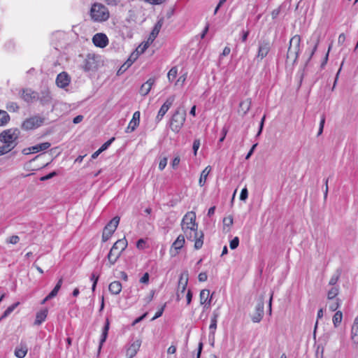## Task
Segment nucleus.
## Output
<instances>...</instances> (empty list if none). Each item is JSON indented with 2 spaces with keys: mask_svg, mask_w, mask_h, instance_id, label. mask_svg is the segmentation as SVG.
<instances>
[{
  "mask_svg": "<svg viewBox=\"0 0 358 358\" xmlns=\"http://www.w3.org/2000/svg\"><path fill=\"white\" fill-rule=\"evenodd\" d=\"M181 229L186 238L194 241V248L199 250L203 244V234L198 231V224L196 223V214L193 211L187 212L181 221Z\"/></svg>",
  "mask_w": 358,
  "mask_h": 358,
  "instance_id": "1",
  "label": "nucleus"
},
{
  "mask_svg": "<svg viewBox=\"0 0 358 358\" xmlns=\"http://www.w3.org/2000/svg\"><path fill=\"white\" fill-rule=\"evenodd\" d=\"M19 134L20 131L17 129H9L0 134V141L3 143V145L0 147V155L10 152L17 145Z\"/></svg>",
  "mask_w": 358,
  "mask_h": 358,
  "instance_id": "2",
  "label": "nucleus"
},
{
  "mask_svg": "<svg viewBox=\"0 0 358 358\" xmlns=\"http://www.w3.org/2000/svg\"><path fill=\"white\" fill-rule=\"evenodd\" d=\"M127 246V241L125 238L117 240L111 248L109 253L108 254L107 266L110 267L114 265L117 261L122 252L126 249Z\"/></svg>",
  "mask_w": 358,
  "mask_h": 358,
  "instance_id": "3",
  "label": "nucleus"
},
{
  "mask_svg": "<svg viewBox=\"0 0 358 358\" xmlns=\"http://www.w3.org/2000/svg\"><path fill=\"white\" fill-rule=\"evenodd\" d=\"M90 16L92 21L102 22L108 20L110 13L108 9L102 3H94L90 8Z\"/></svg>",
  "mask_w": 358,
  "mask_h": 358,
  "instance_id": "4",
  "label": "nucleus"
},
{
  "mask_svg": "<svg viewBox=\"0 0 358 358\" xmlns=\"http://www.w3.org/2000/svg\"><path fill=\"white\" fill-rule=\"evenodd\" d=\"M186 120V110L182 108L176 109L170 120V128L175 132L178 133L182 127Z\"/></svg>",
  "mask_w": 358,
  "mask_h": 358,
  "instance_id": "5",
  "label": "nucleus"
},
{
  "mask_svg": "<svg viewBox=\"0 0 358 358\" xmlns=\"http://www.w3.org/2000/svg\"><path fill=\"white\" fill-rule=\"evenodd\" d=\"M301 37L299 35L294 36L289 41L287 59L290 62H296L300 52Z\"/></svg>",
  "mask_w": 358,
  "mask_h": 358,
  "instance_id": "6",
  "label": "nucleus"
},
{
  "mask_svg": "<svg viewBox=\"0 0 358 358\" xmlns=\"http://www.w3.org/2000/svg\"><path fill=\"white\" fill-rule=\"evenodd\" d=\"M120 222V217H113L108 224L104 227L102 234V241L106 242L111 237L114 231L116 230Z\"/></svg>",
  "mask_w": 358,
  "mask_h": 358,
  "instance_id": "7",
  "label": "nucleus"
},
{
  "mask_svg": "<svg viewBox=\"0 0 358 358\" xmlns=\"http://www.w3.org/2000/svg\"><path fill=\"white\" fill-rule=\"evenodd\" d=\"M43 117L38 115L31 117L23 122L22 128L26 131L36 129L43 124Z\"/></svg>",
  "mask_w": 358,
  "mask_h": 358,
  "instance_id": "8",
  "label": "nucleus"
},
{
  "mask_svg": "<svg viewBox=\"0 0 358 358\" xmlns=\"http://www.w3.org/2000/svg\"><path fill=\"white\" fill-rule=\"evenodd\" d=\"M271 48V44L270 41L267 40L260 41L258 43L257 54L256 55L257 60L259 62L265 58L270 52Z\"/></svg>",
  "mask_w": 358,
  "mask_h": 358,
  "instance_id": "9",
  "label": "nucleus"
},
{
  "mask_svg": "<svg viewBox=\"0 0 358 358\" xmlns=\"http://www.w3.org/2000/svg\"><path fill=\"white\" fill-rule=\"evenodd\" d=\"M264 296H260L255 306V313L251 317L253 322H259L261 321L264 315Z\"/></svg>",
  "mask_w": 358,
  "mask_h": 358,
  "instance_id": "10",
  "label": "nucleus"
},
{
  "mask_svg": "<svg viewBox=\"0 0 358 358\" xmlns=\"http://www.w3.org/2000/svg\"><path fill=\"white\" fill-rule=\"evenodd\" d=\"M176 96L175 95H171L169 96L164 104L161 106L157 115L156 117V121L159 122L162 120L165 114L167 113L169 109L171 108L172 104L175 101Z\"/></svg>",
  "mask_w": 358,
  "mask_h": 358,
  "instance_id": "11",
  "label": "nucleus"
},
{
  "mask_svg": "<svg viewBox=\"0 0 358 358\" xmlns=\"http://www.w3.org/2000/svg\"><path fill=\"white\" fill-rule=\"evenodd\" d=\"M321 35H322L321 30L317 29L313 33L312 36H310L309 43L313 46V49L311 50V51L310 52V57L308 58V60H310L311 59V57H313V55H314L315 51L317 50V48L320 41Z\"/></svg>",
  "mask_w": 358,
  "mask_h": 358,
  "instance_id": "12",
  "label": "nucleus"
},
{
  "mask_svg": "<svg viewBox=\"0 0 358 358\" xmlns=\"http://www.w3.org/2000/svg\"><path fill=\"white\" fill-rule=\"evenodd\" d=\"M185 234L179 235L176 240L173 243L170 253L171 256H176L178 254L179 250L183 247L185 244Z\"/></svg>",
  "mask_w": 358,
  "mask_h": 358,
  "instance_id": "13",
  "label": "nucleus"
},
{
  "mask_svg": "<svg viewBox=\"0 0 358 358\" xmlns=\"http://www.w3.org/2000/svg\"><path fill=\"white\" fill-rule=\"evenodd\" d=\"M200 304L203 305L204 309H208L210 306L212 300V295L210 296V291L208 289H202L199 294Z\"/></svg>",
  "mask_w": 358,
  "mask_h": 358,
  "instance_id": "14",
  "label": "nucleus"
},
{
  "mask_svg": "<svg viewBox=\"0 0 358 358\" xmlns=\"http://www.w3.org/2000/svg\"><path fill=\"white\" fill-rule=\"evenodd\" d=\"M50 143L48 142L42 143L34 146L26 148L23 150V153L24 155H28L30 153H37L41 151H44L48 149L50 147Z\"/></svg>",
  "mask_w": 358,
  "mask_h": 358,
  "instance_id": "15",
  "label": "nucleus"
},
{
  "mask_svg": "<svg viewBox=\"0 0 358 358\" xmlns=\"http://www.w3.org/2000/svg\"><path fill=\"white\" fill-rule=\"evenodd\" d=\"M141 345V341L140 339H137L132 342L126 351V356L127 358H133L136 356L138 351L140 349Z\"/></svg>",
  "mask_w": 358,
  "mask_h": 358,
  "instance_id": "16",
  "label": "nucleus"
},
{
  "mask_svg": "<svg viewBox=\"0 0 358 358\" xmlns=\"http://www.w3.org/2000/svg\"><path fill=\"white\" fill-rule=\"evenodd\" d=\"M92 42L96 47L105 48L108 43V39L106 34L98 33L93 36Z\"/></svg>",
  "mask_w": 358,
  "mask_h": 358,
  "instance_id": "17",
  "label": "nucleus"
},
{
  "mask_svg": "<svg viewBox=\"0 0 358 358\" xmlns=\"http://www.w3.org/2000/svg\"><path fill=\"white\" fill-rule=\"evenodd\" d=\"M21 98L26 102L30 103L38 98V94L31 89H24L21 94Z\"/></svg>",
  "mask_w": 358,
  "mask_h": 358,
  "instance_id": "18",
  "label": "nucleus"
},
{
  "mask_svg": "<svg viewBox=\"0 0 358 358\" xmlns=\"http://www.w3.org/2000/svg\"><path fill=\"white\" fill-rule=\"evenodd\" d=\"M70 83V78L66 72H62L57 75L56 84L60 88L67 87Z\"/></svg>",
  "mask_w": 358,
  "mask_h": 358,
  "instance_id": "19",
  "label": "nucleus"
},
{
  "mask_svg": "<svg viewBox=\"0 0 358 358\" xmlns=\"http://www.w3.org/2000/svg\"><path fill=\"white\" fill-rule=\"evenodd\" d=\"M155 83V79L150 78L145 83H144L140 87L139 93L142 96H146L150 92L153 85Z\"/></svg>",
  "mask_w": 358,
  "mask_h": 358,
  "instance_id": "20",
  "label": "nucleus"
},
{
  "mask_svg": "<svg viewBox=\"0 0 358 358\" xmlns=\"http://www.w3.org/2000/svg\"><path fill=\"white\" fill-rule=\"evenodd\" d=\"M350 338L353 343H358V315L354 320L351 328Z\"/></svg>",
  "mask_w": 358,
  "mask_h": 358,
  "instance_id": "21",
  "label": "nucleus"
},
{
  "mask_svg": "<svg viewBox=\"0 0 358 358\" xmlns=\"http://www.w3.org/2000/svg\"><path fill=\"white\" fill-rule=\"evenodd\" d=\"M252 101L251 99H247L241 101L239 104V112L242 113V115H245L250 110L251 107Z\"/></svg>",
  "mask_w": 358,
  "mask_h": 358,
  "instance_id": "22",
  "label": "nucleus"
},
{
  "mask_svg": "<svg viewBox=\"0 0 358 358\" xmlns=\"http://www.w3.org/2000/svg\"><path fill=\"white\" fill-rule=\"evenodd\" d=\"M219 313L214 311L210 319V324L209 326L210 334L214 336L215 330L217 329V318Z\"/></svg>",
  "mask_w": 358,
  "mask_h": 358,
  "instance_id": "23",
  "label": "nucleus"
},
{
  "mask_svg": "<svg viewBox=\"0 0 358 358\" xmlns=\"http://www.w3.org/2000/svg\"><path fill=\"white\" fill-rule=\"evenodd\" d=\"M109 327H110L109 320L106 319L105 325L102 329V333H101V338H100V341H99V350L101 349L102 345L103 344V343L106 341V340L107 338Z\"/></svg>",
  "mask_w": 358,
  "mask_h": 358,
  "instance_id": "24",
  "label": "nucleus"
},
{
  "mask_svg": "<svg viewBox=\"0 0 358 358\" xmlns=\"http://www.w3.org/2000/svg\"><path fill=\"white\" fill-rule=\"evenodd\" d=\"M212 168L210 166H207L201 172L199 180V185L200 187H203L207 180V177L210 172L211 171Z\"/></svg>",
  "mask_w": 358,
  "mask_h": 358,
  "instance_id": "25",
  "label": "nucleus"
},
{
  "mask_svg": "<svg viewBox=\"0 0 358 358\" xmlns=\"http://www.w3.org/2000/svg\"><path fill=\"white\" fill-rule=\"evenodd\" d=\"M188 279L189 273L187 271H184L180 274L178 282L179 289L182 288V289H186L188 283Z\"/></svg>",
  "mask_w": 358,
  "mask_h": 358,
  "instance_id": "26",
  "label": "nucleus"
},
{
  "mask_svg": "<svg viewBox=\"0 0 358 358\" xmlns=\"http://www.w3.org/2000/svg\"><path fill=\"white\" fill-rule=\"evenodd\" d=\"M108 289L111 294H118L122 290V284L119 281H113L109 285Z\"/></svg>",
  "mask_w": 358,
  "mask_h": 358,
  "instance_id": "27",
  "label": "nucleus"
},
{
  "mask_svg": "<svg viewBox=\"0 0 358 358\" xmlns=\"http://www.w3.org/2000/svg\"><path fill=\"white\" fill-rule=\"evenodd\" d=\"M48 315V309H43L38 313H37L36 316V320L34 324L36 325H40L43 322H44L47 317Z\"/></svg>",
  "mask_w": 358,
  "mask_h": 358,
  "instance_id": "28",
  "label": "nucleus"
},
{
  "mask_svg": "<svg viewBox=\"0 0 358 358\" xmlns=\"http://www.w3.org/2000/svg\"><path fill=\"white\" fill-rule=\"evenodd\" d=\"M28 351V348L26 345L21 344L20 346L17 347L15 350V355L17 358H24Z\"/></svg>",
  "mask_w": 358,
  "mask_h": 358,
  "instance_id": "29",
  "label": "nucleus"
},
{
  "mask_svg": "<svg viewBox=\"0 0 358 358\" xmlns=\"http://www.w3.org/2000/svg\"><path fill=\"white\" fill-rule=\"evenodd\" d=\"M41 94V96L38 95L37 99H39L43 104L48 103L50 101L51 97L48 90L42 91Z\"/></svg>",
  "mask_w": 358,
  "mask_h": 358,
  "instance_id": "30",
  "label": "nucleus"
},
{
  "mask_svg": "<svg viewBox=\"0 0 358 358\" xmlns=\"http://www.w3.org/2000/svg\"><path fill=\"white\" fill-rule=\"evenodd\" d=\"M10 120V116L6 111L0 110V127L5 126Z\"/></svg>",
  "mask_w": 358,
  "mask_h": 358,
  "instance_id": "31",
  "label": "nucleus"
},
{
  "mask_svg": "<svg viewBox=\"0 0 358 358\" xmlns=\"http://www.w3.org/2000/svg\"><path fill=\"white\" fill-rule=\"evenodd\" d=\"M343 320V313L341 311L338 310L335 313V314L333 316V324L335 327H338L340 324L341 323Z\"/></svg>",
  "mask_w": 358,
  "mask_h": 358,
  "instance_id": "32",
  "label": "nucleus"
},
{
  "mask_svg": "<svg viewBox=\"0 0 358 358\" xmlns=\"http://www.w3.org/2000/svg\"><path fill=\"white\" fill-rule=\"evenodd\" d=\"M63 282V279L60 278L56 285L55 286L54 289L49 293L48 298H53L57 296L58 292L59 291L62 285Z\"/></svg>",
  "mask_w": 358,
  "mask_h": 358,
  "instance_id": "33",
  "label": "nucleus"
},
{
  "mask_svg": "<svg viewBox=\"0 0 358 358\" xmlns=\"http://www.w3.org/2000/svg\"><path fill=\"white\" fill-rule=\"evenodd\" d=\"M149 44L147 43L146 42L144 43H142L141 44L136 50V53H133L131 56V57H134V59H136V58L137 57V56L139 55V54H142L145 52V50L149 47Z\"/></svg>",
  "mask_w": 358,
  "mask_h": 358,
  "instance_id": "34",
  "label": "nucleus"
},
{
  "mask_svg": "<svg viewBox=\"0 0 358 358\" xmlns=\"http://www.w3.org/2000/svg\"><path fill=\"white\" fill-rule=\"evenodd\" d=\"M20 304L19 302L15 303L13 305L10 306L3 313L1 317H0V320L7 317Z\"/></svg>",
  "mask_w": 358,
  "mask_h": 358,
  "instance_id": "35",
  "label": "nucleus"
},
{
  "mask_svg": "<svg viewBox=\"0 0 358 358\" xmlns=\"http://www.w3.org/2000/svg\"><path fill=\"white\" fill-rule=\"evenodd\" d=\"M162 24H163V20L162 19H160L159 20L157 21V22L155 24L153 29L152 30L151 33L153 36H157V35L159 34V31L162 27Z\"/></svg>",
  "mask_w": 358,
  "mask_h": 358,
  "instance_id": "36",
  "label": "nucleus"
},
{
  "mask_svg": "<svg viewBox=\"0 0 358 358\" xmlns=\"http://www.w3.org/2000/svg\"><path fill=\"white\" fill-rule=\"evenodd\" d=\"M177 74H178V69L176 66H173L172 67L168 74H167V78H168V80L169 82H172L177 76Z\"/></svg>",
  "mask_w": 358,
  "mask_h": 358,
  "instance_id": "37",
  "label": "nucleus"
},
{
  "mask_svg": "<svg viewBox=\"0 0 358 358\" xmlns=\"http://www.w3.org/2000/svg\"><path fill=\"white\" fill-rule=\"evenodd\" d=\"M223 224H224V230H225L226 228H228L227 231H229L230 227L233 224V217L231 216L224 217L223 220Z\"/></svg>",
  "mask_w": 358,
  "mask_h": 358,
  "instance_id": "38",
  "label": "nucleus"
},
{
  "mask_svg": "<svg viewBox=\"0 0 358 358\" xmlns=\"http://www.w3.org/2000/svg\"><path fill=\"white\" fill-rule=\"evenodd\" d=\"M338 294V288L337 287H333L329 290L327 293V297L329 299H334Z\"/></svg>",
  "mask_w": 358,
  "mask_h": 358,
  "instance_id": "39",
  "label": "nucleus"
},
{
  "mask_svg": "<svg viewBox=\"0 0 358 358\" xmlns=\"http://www.w3.org/2000/svg\"><path fill=\"white\" fill-rule=\"evenodd\" d=\"M138 124H139V123L137 122L136 121H133L131 120L125 131L127 133H130V132L134 131L136 129V128L138 127Z\"/></svg>",
  "mask_w": 358,
  "mask_h": 358,
  "instance_id": "40",
  "label": "nucleus"
},
{
  "mask_svg": "<svg viewBox=\"0 0 358 358\" xmlns=\"http://www.w3.org/2000/svg\"><path fill=\"white\" fill-rule=\"evenodd\" d=\"M6 109L10 112H16L19 109L18 105L15 102H8L6 104Z\"/></svg>",
  "mask_w": 358,
  "mask_h": 358,
  "instance_id": "41",
  "label": "nucleus"
},
{
  "mask_svg": "<svg viewBox=\"0 0 358 358\" xmlns=\"http://www.w3.org/2000/svg\"><path fill=\"white\" fill-rule=\"evenodd\" d=\"M340 278V272L338 271H337L335 273H334L332 275V276L331 277L330 280H329V284L330 285H334L336 284V282H338V279Z\"/></svg>",
  "mask_w": 358,
  "mask_h": 358,
  "instance_id": "42",
  "label": "nucleus"
},
{
  "mask_svg": "<svg viewBox=\"0 0 358 358\" xmlns=\"http://www.w3.org/2000/svg\"><path fill=\"white\" fill-rule=\"evenodd\" d=\"M187 73H183L178 78V79L176 80L175 85L182 86L187 79Z\"/></svg>",
  "mask_w": 358,
  "mask_h": 358,
  "instance_id": "43",
  "label": "nucleus"
},
{
  "mask_svg": "<svg viewBox=\"0 0 358 358\" xmlns=\"http://www.w3.org/2000/svg\"><path fill=\"white\" fill-rule=\"evenodd\" d=\"M98 280H99V275H96L94 273H93L91 275V280L92 281V291L94 292L96 289V284H97V282H98Z\"/></svg>",
  "mask_w": 358,
  "mask_h": 358,
  "instance_id": "44",
  "label": "nucleus"
},
{
  "mask_svg": "<svg viewBox=\"0 0 358 358\" xmlns=\"http://www.w3.org/2000/svg\"><path fill=\"white\" fill-rule=\"evenodd\" d=\"M238 244H239V239L238 237H235L230 241V244H229L230 248L231 250H234L238 246Z\"/></svg>",
  "mask_w": 358,
  "mask_h": 358,
  "instance_id": "45",
  "label": "nucleus"
},
{
  "mask_svg": "<svg viewBox=\"0 0 358 358\" xmlns=\"http://www.w3.org/2000/svg\"><path fill=\"white\" fill-rule=\"evenodd\" d=\"M200 145H201V143H200V140L199 139H195L194 141L192 148H193L194 156L196 155L197 151H198V150H199V148L200 147Z\"/></svg>",
  "mask_w": 358,
  "mask_h": 358,
  "instance_id": "46",
  "label": "nucleus"
},
{
  "mask_svg": "<svg viewBox=\"0 0 358 358\" xmlns=\"http://www.w3.org/2000/svg\"><path fill=\"white\" fill-rule=\"evenodd\" d=\"M324 123H325V117H324V115H322L321 117L320 122V127H319V130L317 132V136H320L322 134Z\"/></svg>",
  "mask_w": 358,
  "mask_h": 358,
  "instance_id": "47",
  "label": "nucleus"
},
{
  "mask_svg": "<svg viewBox=\"0 0 358 358\" xmlns=\"http://www.w3.org/2000/svg\"><path fill=\"white\" fill-rule=\"evenodd\" d=\"M20 241L18 236H12L6 240V242L10 244H17Z\"/></svg>",
  "mask_w": 358,
  "mask_h": 358,
  "instance_id": "48",
  "label": "nucleus"
},
{
  "mask_svg": "<svg viewBox=\"0 0 358 358\" xmlns=\"http://www.w3.org/2000/svg\"><path fill=\"white\" fill-rule=\"evenodd\" d=\"M167 161H168V159L167 157H163L159 163V169L160 171H162L165 169V167L166 166V164H167Z\"/></svg>",
  "mask_w": 358,
  "mask_h": 358,
  "instance_id": "49",
  "label": "nucleus"
},
{
  "mask_svg": "<svg viewBox=\"0 0 358 358\" xmlns=\"http://www.w3.org/2000/svg\"><path fill=\"white\" fill-rule=\"evenodd\" d=\"M115 140V138H112L106 143H104L101 148H99L102 152L106 150L108 146L112 143V142Z\"/></svg>",
  "mask_w": 358,
  "mask_h": 358,
  "instance_id": "50",
  "label": "nucleus"
},
{
  "mask_svg": "<svg viewBox=\"0 0 358 358\" xmlns=\"http://www.w3.org/2000/svg\"><path fill=\"white\" fill-rule=\"evenodd\" d=\"M248 189L246 187H244L241 190V195H240V199L242 201H245L248 198Z\"/></svg>",
  "mask_w": 358,
  "mask_h": 358,
  "instance_id": "51",
  "label": "nucleus"
},
{
  "mask_svg": "<svg viewBox=\"0 0 358 358\" xmlns=\"http://www.w3.org/2000/svg\"><path fill=\"white\" fill-rule=\"evenodd\" d=\"M185 290L186 289H182V288L179 289V287H178V292L176 294L177 301H180L183 297Z\"/></svg>",
  "mask_w": 358,
  "mask_h": 358,
  "instance_id": "52",
  "label": "nucleus"
},
{
  "mask_svg": "<svg viewBox=\"0 0 358 358\" xmlns=\"http://www.w3.org/2000/svg\"><path fill=\"white\" fill-rule=\"evenodd\" d=\"M149 273H145L140 279V282L143 284H147L149 282Z\"/></svg>",
  "mask_w": 358,
  "mask_h": 358,
  "instance_id": "53",
  "label": "nucleus"
},
{
  "mask_svg": "<svg viewBox=\"0 0 358 358\" xmlns=\"http://www.w3.org/2000/svg\"><path fill=\"white\" fill-rule=\"evenodd\" d=\"M145 2L151 5H159L163 3L166 0H144Z\"/></svg>",
  "mask_w": 358,
  "mask_h": 358,
  "instance_id": "54",
  "label": "nucleus"
},
{
  "mask_svg": "<svg viewBox=\"0 0 358 358\" xmlns=\"http://www.w3.org/2000/svg\"><path fill=\"white\" fill-rule=\"evenodd\" d=\"M265 118H266V116L264 115L261 120V122H260V124H259V131L257 134V136H259L262 132V130H263V127H264V121H265Z\"/></svg>",
  "mask_w": 358,
  "mask_h": 358,
  "instance_id": "55",
  "label": "nucleus"
},
{
  "mask_svg": "<svg viewBox=\"0 0 358 358\" xmlns=\"http://www.w3.org/2000/svg\"><path fill=\"white\" fill-rule=\"evenodd\" d=\"M180 159L179 156H176L171 162V166L173 169L177 168L178 164H180Z\"/></svg>",
  "mask_w": 358,
  "mask_h": 358,
  "instance_id": "56",
  "label": "nucleus"
},
{
  "mask_svg": "<svg viewBox=\"0 0 358 358\" xmlns=\"http://www.w3.org/2000/svg\"><path fill=\"white\" fill-rule=\"evenodd\" d=\"M207 278H208V276H207L206 273H205V272L200 273L198 275V279H199V281H200V282H205L207 280Z\"/></svg>",
  "mask_w": 358,
  "mask_h": 358,
  "instance_id": "57",
  "label": "nucleus"
},
{
  "mask_svg": "<svg viewBox=\"0 0 358 358\" xmlns=\"http://www.w3.org/2000/svg\"><path fill=\"white\" fill-rule=\"evenodd\" d=\"M249 31L247 30V31H245V30H243L241 31V41L242 42H245L247 41V38L248 37V35H249Z\"/></svg>",
  "mask_w": 358,
  "mask_h": 358,
  "instance_id": "58",
  "label": "nucleus"
},
{
  "mask_svg": "<svg viewBox=\"0 0 358 358\" xmlns=\"http://www.w3.org/2000/svg\"><path fill=\"white\" fill-rule=\"evenodd\" d=\"M55 176H56V172H55V171L51 172L45 176L41 177V180L45 181V180H49V179L52 178V177H54Z\"/></svg>",
  "mask_w": 358,
  "mask_h": 358,
  "instance_id": "59",
  "label": "nucleus"
},
{
  "mask_svg": "<svg viewBox=\"0 0 358 358\" xmlns=\"http://www.w3.org/2000/svg\"><path fill=\"white\" fill-rule=\"evenodd\" d=\"M164 306H162L155 315V316L152 318V320H156L157 318L159 317L160 316H162V315L163 314V312H164Z\"/></svg>",
  "mask_w": 358,
  "mask_h": 358,
  "instance_id": "60",
  "label": "nucleus"
},
{
  "mask_svg": "<svg viewBox=\"0 0 358 358\" xmlns=\"http://www.w3.org/2000/svg\"><path fill=\"white\" fill-rule=\"evenodd\" d=\"M154 294H155V291L152 290L150 292V294L145 297V300L147 303H150L152 300Z\"/></svg>",
  "mask_w": 358,
  "mask_h": 358,
  "instance_id": "61",
  "label": "nucleus"
},
{
  "mask_svg": "<svg viewBox=\"0 0 358 358\" xmlns=\"http://www.w3.org/2000/svg\"><path fill=\"white\" fill-rule=\"evenodd\" d=\"M186 299H187V305H189L191 303L192 299V293L190 289H189L187 292Z\"/></svg>",
  "mask_w": 358,
  "mask_h": 358,
  "instance_id": "62",
  "label": "nucleus"
},
{
  "mask_svg": "<svg viewBox=\"0 0 358 358\" xmlns=\"http://www.w3.org/2000/svg\"><path fill=\"white\" fill-rule=\"evenodd\" d=\"M104 1L109 6H116L120 2V0H104Z\"/></svg>",
  "mask_w": 358,
  "mask_h": 358,
  "instance_id": "63",
  "label": "nucleus"
},
{
  "mask_svg": "<svg viewBox=\"0 0 358 358\" xmlns=\"http://www.w3.org/2000/svg\"><path fill=\"white\" fill-rule=\"evenodd\" d=\"M131 120L136 121L137 122L139 123V122H140V112L139 111H136L134 113Z\"/></svg>",
  "mask_w": 358,
  "mask_h": 358,
  "instance_id": "64",
  "label": "nucleus"
}]
</instances>
